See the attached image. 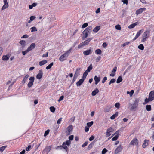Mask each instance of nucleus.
I'll return each mask as SVG.
<instances>
[{
	"instance_id": "nucleus-8",
	"label": "nucleus",
	"mask_w": 154,
	"mask_h": 154,
	"mask_svg": "<svg viewBox=\"0 0 154 154\" xmlns=\"http://www.w3.org/2000/svg\"><path fill=\"white\" fill-rule=\"evenodd\" d=\"M72 125H70L68 126L67 128V131H66V134L69 135L70 134L71 132L72 131Z\"/></svg>"
},
{
	"instance_id": "nucleus-17",
	"label": "nucleus",
	"mask_w": 154,
	"mask_h": 154,
	"mask_svg": "<svg viewBox=\"0 0 154 154\" xmlns=\"http://www.w3.org/2000/svg\"><path fill=\"white\" fill-rule=\"evenodd\" d=\"M122 148L121 146L118 147L115 150V153L116 154H118L122 150Z\"/></svg>"
},
{
	"instance_id": "nucleus-47",
	"label": "nucleus",
	"mask_w": 154,
	"mask_h": 154,
	"mask_svg": "<svg viewBox=\"0 0 154 154\" xmlns=\"http://www.w3.org/2000/svg\"><path fill=\"white\" fill-rule=\"evenodd\" d=\"M7 146H3L0 148V151L2 152H3L5 149L6 148V147Z\"/></svg>"
},
{
	"instance_id": "nucleus-20",
	"label": "nucleus",
	"mask_w": 154,
	"mask_h": 154,
	"mask_svg": "<svg viewBox=\"0 0 154 154\" xmlns=\"http://www.w3.org/2000/svg\"><path fill=\"white\" fill-rule=\"evenodd\" d=\"M29 75L28 74H27V75H26L23 77V79L22 81V82L23 84H24L27 81V79H28V78L29 77Z\"/></svg>"
},
{
	"instance_id": "nucleus-42",
	"label": "nucleus",
	"mask_w": 154,
	"mask_h": 154,
	"mask_svg": "<svg viewBox=\"0 0 154 154\" xmlns=\"http://www.w3.org/2000/svg\"><path fill=\"white\" fill-rule=\"evenodd\" d=\"M119 136V135H116L115 136H114L112 139V140L113 141H116V140H117Z\"/></svg>"
},
{
	"instance_id": "nucleus-52",
	"label": "nucleus",
	"mask_w": 154,
	"mask_h": 154,
	"mask_svg": "<svg viewBox=\"0 0 154 154\" xmlns=\"http://www.w3.org/2000/svg\"><path fill=\"white\" fill-rule=\"evenodd\" d=\"M49 132L50 130L49 129H48L47 130H46L45 132L44 136H46L49 133Z\"/></svg>"
},
{
	"instance_id": "nucleus-33",
	"label": "nucleus",
	"mask_w": 154,
	"mask_h": 154,
	"mask_svg": "<svg viewBox=\"0 0 154 154\" xmlns=\"http://www.w3.org/2000/svg\"><path fill=\"white\" fill-rule=\"evenodd\" d=\"M88 72H87L85 71V72L83 74V75L82 78V79H84V80H85V79L86 78V77L88 74Z\"/></svg>"
},
{
	"instance_id": "nucleus-29",
	"label": "nucleus",
	"mask_w": 154,
	"mask_h": 154,
	"mask_svg": "<svg viewBox=\"0 0 154 154\" xmlns=\"http://www.w3.org/2000/svg\"><path fill=\"white\" fill-rule=\"evenodd\" d=\"M112 108V107L111 106H107V107L104 109V112H109Z\"/></svg>"
},
{
	"instance_id": "nucleus-53",
	"label": "nucleus",
	"mask_w": 154,
	"mask_h": 154,
	"mask_svg": "<svg viewBox=\"0 0 154 154\" xmlns=\"http://www.w3.org/2000/svg\"><path fill=\"white\" fill-rule=\"evenodd\" d=\"M29 51H28V50L27 49L26 50H25V51H23L22 52V54H23V55H25V54L28 53V52H29Z\"/></svg>"
},
{
	"instance_id": "nucleus-64",
	"label": "nucleus",
	"mask_w": 154,
	"mask_h": 154,
	"mask_svg": "<svg viewBox=\"0 0 154 154\" xmlns=\"http://www.w3.org/2000/svg\"><path fill=\"white\" fill-rule=\"evenodd\" d=\"M88 143V142L87 141H86L82 145V147H84L85 146H86Z\"/></svg>"
},
{
	"instance_id": "nucleus-51",
	"label": "nucleus",
	"mask_w": 154,
	"mask_h": 154,
	"mask_svg": "<svg viewBox=\"0 0 154 154\" xmlns=\"http://www.w3.org/2000/svg\"><path fill=\"white\" fill-rule=\"evenodd\" d=\"M88 25V23H85L82 26V28H84L87 27Z\"/></svg>"
},
{
	"instance_id": "nucleus-48",
	"label": "nucleus",
	"mask_w": 154,
	"mask_h": 154,
	"mask_svg": "<svg viewBox=\"0 0 154 154\" xmlns=\"http://www.w3.org/2000/svg\"><path fill=\"white\" fill-rule=\"evenodd\" d=\"M30 29L31 30V32H35L37 31V29L36 27H33L30 28Z\"/></svg>"
},
{
	"instance_id": "nucleus-49",
	"label": "nucleus",
	"mask_w": 154,
	"mask_h": 154,
	"mask_svg": "<svg viewBox=\"0 0 154 154\" xmlns=\"http://www.w3.org/2000/svg\"><path fill=\"white\" fill-rule=\"evenodd\" d=\"M116 79H112L111 80L110 82L109 83V85H110L111 83H114L116 82Z\"/></svg>"
},
{
	"instance_id": "nucleus-60",
	"label": "nucleus",
	"mask_w": 154,
	"mask_h": 154,
	"mask_svg": "<svg viewBox=\"0 0 154 154\" xmlns=\"http://www.w3.org/2000/svg\"><path fill=\"white\" fill-rule=\"evenodd\" d=\"M107 79V78L106 77H104L102 80V82L103 83H104L106 80Z\"/></svg>"
},
{
	"instance_id": "nucleus-16",
	"label": "nucleus",
	"mask_w": 154,
	"mask_h": 154,
	"mask_svg": "<svg viewBox=\"0 0 154 154\" xmlns=\"http://www.w3.org/2000/svg\"><path fill=\"white\" fill-rule=\"evenodd\" d=\"M117 70V67H114L112 71V73L110 75V76L114 77L115 75V73Z\"/></svg>"
},
{
	"instance_id": "nucleus-41",
	"label": "nucleus",
	"mask_w": 154,
	"mask_h": 154,
	"mask_svg": "<svg viewBox=\"0 0 154 154\" xmlns=\"http://www.w3.org/2000/svg\"><path fill=\"white\" fill-rule=\"evenodd\" d=\"M93 124V121H91L89 122H88L87 123V125L88 127H90Z\"/></svg>"
},
{
	"instance_id": "nucleus-24",
	"label": "nucleus",
	"mask_w": 154,
	"mask_h": 154,
	"mask_svg": "<svg viewBox=\"0 0 154 154\" xmlns=\"http://www.w3.org/2000/svg\"><path fill=\"white\" fill-rule=\"evenodd\" d=\"M9 58V55H6L3 56L2 57V59L3 60H8Z\"/></svg>"
},
{
	"instance_id": "nucleus-27",
	"label": "nucleus",
	"mask_w": 154,
	"mask_h": 154,
	"mask_svg": "<svg viewBox=\"0 0 154 154\" xmlns=\"http://www.w3.org/2000/svg\"><path fill=\"white\" fill-rule=\"evenodd\" d=\"M118 112H116L115 114H113L110 117V119L112 120L114 119L116 117L118 116Z\"/></svg>"
},
{
	"instance_id": "nucleus-12",
	"label": "nucleus",
	"mask_w": 154,
	"mask_h": 154,
	"mask_svg": "<svg viewBox=\"0 0 154 154\" xmlns=\"http://www.w3.org/2000/svg\"><path fill=\"white\" fill-rule=\"evenodd\" d=\"M143 32V29L140 30L136 34V35L135 37L133 39V41H134Z\"/></svg>"
},
{
	"instance_id": "nucleus-5",
	"label": "nucleus",
	"mask_w": 154,
	"mask_h": 154,
	"mask_svg": "<svg viewBox=\"0 0 154 154\" xmlns=\"http://www.w3.org/2000/svg\"><path fill=\"white\" fill-rule=\"evenodd\" d=\"M113 129L112 128L110 127L108 128L107 129L106 132V137H108L110 136L111 134V132H113Z\"/></svg>"
},
{
	"instance_id": "nucleus-50",
	"label": "nucleus",
	"mask_w": 154,
	"mask_h": 154,
	"mask_svg": "<svg viewBox=\"0 0 154 154\" xmlns=\"http://www.w3.org/2000/svg\"><path fill=\"white\" fill-rule=\"evenodd\" d=\"M82 33L84 35H83L84 37L85 38H86L88 37V33L86 32H85L84 33Z\"/></svg>"
},
{
	"instance_id": "nucleus-14",
	"label": "nucleus",
	"mask_w": 154,
	"mask_h": 154,
	"mask_svg": "<svg viewBox=\"0 0 154 154\" xmlns=\"http://www.w3.org/2000/svg\"><path fill=\"white\" fill-rule=\"evenodd\" d=\"M92 29V27L91 26H89L85 29V30L83 31L82 33H84L85 32H86L88 33H90Z\"/></svg>"
},
{
	"instance_id": "nucleus-61",
	"label": "nucleus",
	"mask_w": 154,
	"mask_h": 154,
	"mask_svg": "<svg viewBox=\"0 0 154 154\" xmlns=\"http://www.w3.org/2000/svg\"><path fill=\"white\" fill-rule=\"evenodd\" d=\"M63 98H64L63 96L62 95V96H61L60 97L59 99L58 100V101L60 102V101H61V100H63Z\"/></svg>"
},
{
	"instance_id": "nucleus-45",
	"label": "nucleus",
	"mask_w": 154,
	"mask_h": 154,
	"mask_svg": "<svg viewBox=\"0 0 154 154\" xmlns=\"http://www.w3.org/2000/svg\"><path fill=\"white\" fill-rule=\"evenodd\" d=\"M33 82H32L29 81L28 84L27 86L29 88H30L32 87L33 85Z\"/></svg>"
},
{
	"instance_id": "nucleus-62",
	"label": "nucleus",
	"mask_w": 154,
	"mask_h": 154,
	"mask_svg": "<svg viewBox=\"0 0 154 154\" xmlns=\"http://www.w3.org/2000/svg\"><path fill=\"white\" fill-rule=\"evenodd\" d=\"M94 138H95L94 136L93 135H92L89 138V140L90 141H91L94 139Z\"/></svg>"
},
{
	"instance_id": "nucleus-19",
	"label": "nucleus",
	"mask_w": 154,
	"mask_h": 154,
	"mask_svg": "<svg viewBox=\"0 0 154 154\" xmlns=\"http://www.w3.org/2000/svg\"><path fill=\"white\" fill-rule=\"evenodd\" d=\"M149 141L148 140H145L144 142L142 145L143 148H145L148 145Z\"/></svg>"
},
{
	"instance_id": "nucleus-10",
	"label": "nucleus",
	"mask_w": 154,
	"mask_h": 154,
	"mask_svg": "<svg viewBox=\"0 0 154 154\" xmlns=\"http://www.w3.org/2000/svg\"><path fill=\"white\" fill-rule=\"evenodd\" d=\"M51 149V147L50 146L46 147L45 149L43 150L42 153H46L48 154Z\"/></svg>"
},
{
	"instance_id": "nucleus-58",
	"label": "nucleus",
	"mask_w": 154,
	"mask_h": 154,
	"mask_svg": "<svg viewBox=\"0 0 154 154\" xmlns=\"http://www.w3.org/2000/svg\"><path fill=\"white\" fill-rule=\"evenodd\" d=\"M149 101H150L149 99L146 98L145 99V102L146 104H147Z\"/></svg>"
},
{
	"instance_id": "nucleus-44",
	"label": "nucleus",
	"mask_w": 154,
	"mask_h": 154,
	"mask_svg": "<svg viewBox=\"0 0 154 154\" xmlns=\"http://www.w3.org/2000/svg\"><path fill=\"white\" fill-rule=\"evenodd\" d=\"M115 28L116 29L118 30H121V28L120 25L119 24L116 26Z\"/></svg>"
},
{
	"instance_id": "nucleus-23",
	"label": "nucleus",
	"mask_w": 154,
	"mask_h": 154,
	"mask_svg": "<svg viewBox=\"0 0 154 154\" xmlns=\"http://www.w3.org/2000/svg\"><path fill=\"white\" fill-rule=\"evenodd\" d=\"M91 53V49L88 50L83 52V54L85 55H88Z\"/></svg>"
},
{
	"instance_id": "nucleus-40",
	"label": "nucleus",
	"mask_w": 154,
	"mask_h": 154,
	"mask_svg": "<svg viewBox=\"0 0 154 154\" xmlns=\"http://www.w3.org/2000/svg\"><path fill=\"white\" fill-rule=\"evenodd\" d=\"M134 92V91L133 90H131L130 92L129 91H127V93L128 94H129L130 97L132 96Z\"/></svg>"
},
{
	"instance_id": "nucleus-25",
	"label": "nucleus",
	"mask_w": 154,
	"mask_h": 154,
	"mask_svg": "<svg viewBox=\"0 0 154 154\" xmlns=\"http://www.w3.org/2000/svg\"><path fill=\"white\" fill-rule=\"evenodd\" d=\"M71 143V142L69 140H67L65 142H63V146H69Z\"/></svg>"
},
{
	"instance_id": "nucleus-59",
	"label": "nucleus",
	"mask_w": 154,
	"mask_h": 154,
	"mask_svg": "<svg viewBox=\"0 0 154 154\" xmlns=\"http://www.w3.org/2000/svg\"><path fill=\"white\" fill-rule=\"evenodd\" d=\"M120 131L119 130H118L116 131L112 135V136H114L115 134L116 135H119V133Z\"/></svg>"
},
{
	"instance_id": "nucleus-37",
	"label": "nucleus",
	"mask_w": 154,
	"mask_h": 154,
	"mask_svg": "<svg viewBox=\"0 0 154 154\" xmlns=\"http://www.w3.org/2000/svg\"><path fill=\"white\" fill-rule=\"evenodd\" d=\"M139 49H140L141 50H143L144 49V46L142 44H140L138 47Z\"/></svg>"
},
{
	"instance_id": "nucleus-63",
	"label": "nucleus",
	"mask_w": 154,
	"mask_h": 154,
	"mask_svg": "<svg viewBox=\"0 0 154 154\" xmlns=\"http://www.w3.org/2000/svg\"><path fill=\"white\" fill-rule=\"evenodd\" d=\"M130 43V42H126L125 43L123 44L122 45L123 46H125L129 44Z\"/></svg>"
},
{
	"instance_id": "nucleus-54",
	"label": "nucleus",
	"mask_w": 154,
	"mask_h": 154,
	"mask_svg": "<svg viewBox=\"0 0 154 154\" xmlns=\"http://www.w3.org/2000/svg\"><path fill=\"white\" fill-rule=\"evenodd\" d=\"M107 151V150L106 148H104L103 149L102 151V154H105Z\"/></svg>"
},
{
	"instance_id": "nucleus-4",
	"label": "nucleus",
	"mask_w": 154,
	"mask_h": 154,
	"mask_svg": "<svg viewBox=\"0 0 154 154\" xmlns=\"http://www.w3.org/2000/svg\"><path fill=\"white\" fill-rule=\"evenodd\" d=\"M92 39V38H89L86 40V41L80 43L78 46V48L79 49L83 47L84 46L88 45L90 41Z\"/></svg>"
},
{
	"instance_id": "nucleus-9",
	"label": "nucleus",
	"mask_w": 154,
	"mask_h": 154,
	"mask_svg": "<svg viewBox=\"0 0 154 154\" xmlns=\"http://www.w3.org/2000/svg\"><path fill=\"white\" fill-rule=\"evenodd\" d=\"M146 9V8H143L137 10L136 12V14L137 15H138V14L142 13L143 12V11H145Z\"/></svg>"
},
{
	"instance_id": "nucleus-3",
	"label": "nucleus",
	"mask_w": 154,
	"mask_h": 154,
	"mask_svg": "<svg viewBox=\"0 0 154 154\" xmlns=\"http://www.w3.org/2000/svg\"><path fill=\"white\" fill-rule=\"evenodd\" d=\"M150 33V31L149 30H146L145 31L143 35V38L141 40V42H143L146 41V39L148 38L149 35Z\"/></svg>"
},
{
	"instance_id": "nucleus-56",
	"label": "nucleus",
	"mask_w": 154,
	"mask_h": 154,
	"mask_svg": "<svg viewBox=\"0 0 154 154\" xmlns=\"http://www.w3.org/2000/svg\"><path fill=\"white\" fill-rule=\"evenodd\" d=\"M34 77H30L29 78L30 81L34 82Z\"/></svg>"
},
{
	"instance_id": "nucleus-35",
	"label": "nucleus",
	"mask_w": 154,
	"mask_h": 154,
	"mask_svg": "<svg viewBox=\"0 0 154 154\" xmlns=\"http://www.w3.org/2000/svg\"><path fill=\"white\" fill-rule=\"evenodd\" d=\"M53 62L51 63L49 65H48L46 67V69L47 70L51 68L52 66L53 65Z\"/></svg>"
},
{
	"instance_id": "nucleus-34",
	"label": "nucleus",
	"mask_w": 154,
	"mask_h": 154,
	"mask_svg": "<svg viewBox=\"0 0 154 154\" xmlns=\"http://www.w3.org/2000/svg\"><path fill=\"white\" fill-rule=\"evenodd\" d=\"M37 5V4L36 3H33L32 5H29V8L30 9H32V8L33 7L36 6Z\"/></svg>"
},
{
	"instance_id": "nucleus-43",
	"label": "nucleus",
	"mask_w": 154,
	"mask_h": 154,
	"mask_svg": "<svg viewBox=\"0 0 154 154\" xmlns=\"http://www.w3.org/2000/svg\"><path fill=\"white\" fill-rule=\"evenodd\" d=\"M58 147H62L63 149H64L66 150V152L67 151L68 149V147L67 146H63V145H62V146H58Z\"/></svg>"
},
{
	"instance_id": "nucleus-13",
	"label": "nucleus",
	"mask_w": 154,
	"mask_h": 154,
	"mask_svg": "<svg viewBox=\"0 0 154 154\" xmlns=\"http://www.w3.org/2000/svg\"><path fill=\"white\" fill-rule=\"evenodd\" d=\"M42 71L41 70H40L39 71V73L36 76V78L38 79H40L42 77Z\"/></svg>"
},
{
	"instance_id": "nucleus-30",
	"label": "nucleus",
	"mask_w": 154,
	"mask_h": 154,
	"mask_svg": "<svg viewBox=\"0 0 154 154\" xmlns=\"http://www.w3.org/2000/svg\"><path fill=\"white\" fill-rule=\"evenodd\" d=\"M122 79L121 76H119L117 80L116 83L118 84L120 83L122 81Z\"/></svg>"
},
{
	"instance_id": "nucleus-7",
	"label": "nucleus",
	"mask_w": 154,
	"mask_h": 154,
	"mask_svg": "<svg viewBox=\"0 0 154 154\" xmlns=\"http://www.w3.org/2000/svg\"><path fill=\"white\" fill-rule=\"evenodd\" d=\"M138 140L137 138L133 139L130 142V144L133 145H136L137 146L138 145Z\"/></svg>"
},
{
	"instance_id": "nucleus-2",
	"label": "nucleus",
	"mask_w": 154,
	"mask_h": 154,
	"mask_svg": "<svg viewBox=\"0 0 154 154\" xmlns=\"http://www.w3.org/2000/svg\"><path fill=\"white\" fill-rule=\"evenodd\" d=\"M139 100L137 98L135 99L134 101V103L133 104H130V110H133L135 109L138 106V103L139 102Z\"/></svg>"
},
{
	"instance_id": "nucleus-11",
	"label": "nucleus",
	"mask_w": 154,
	"mask_h": 154,
	"mask_svg": "<svg viewBox=\"0 0 154 154\" xmlns=\"http://www.w3.org/2000/svg\"><path fill=\"white\" fill-rule=\"evenodd\" d=\"M35 46L36 45L35 43H32L30 45V46L27 49L29 51L34 49Z\"/></svg>"
},
{
	"instance_id": "nucleus-28",
	"label": "nucleus",
	"mask_w": 154,
	"mask_h": 154,
	"mask_svg": "<svg viewBox=\"0 0 154 154\" xmlns=\"http://www.w3.org/2000/svg\"><path fill=\"white\" fill-rule=\"evenodd\" d=\"M47 63V61L46 60H42L40 61L39 63V65L40 66H42L46 63Z\"/></svg>"
},
{
	"instance_id": "nucleus-1",
	"label": "nucleus",
	"mask_w": 154,
	"mask_h": 154,
	"mask_svg": "<svg viewBox=\"0 0 154 154\" xmlns=\"http://www.w3.org/2000/svg\"><path fill=\"white\" fill-rule=\"evenodd\" d=\"M72 49V48H71L66 52L65 53L61 55L59 58V60L61 62L63 61L64 60H66V58L69 55L70 52Z\"/></svg>"
},
{
	"instance_id": "nucleus-36",
	"label": "nucleus",
	"mask_w": 154,
	"mask_h": 154,
	"mask_svg": "<svg viewBox=\"0 0 154 154\" xmlns=\"http://www.w3.org/2000/svg\"><path fill=\"white\" fill-rule=\"evenodd\" d=\"M146 109L148 111H150L151 109V106L147 105L146 107Z\"/></svg>"
},
{
	"instance_id": "nucleus-18",
	"label": "nucleus",
	"mask_w": 154,
	"mask_h": 154,
	"mask_svg": "<svg viewBox=\"0 0 154 154\" xmlns=\"http://www.w3.org/2000/svg\"><path fill=\"white\" fill-rule=\"evenodd\" d=\"M94 80L95 81V85H97L100 80V77H97V76H95L94 77Z\"/></svg>"
},
{
	"instance_id": "nucleus-21",
	"label": "nucleus",
	"mask_w": 154,
	"mask_h": 154,
	"mask_svg": "<svg viewBox=\"0 0 154 154\" xmlns=\"http://www.w3.org/2000/svg\"><path fill=\"white\" fill-rule=\"evenodd\" d=\"M99 92V90L97 88H96L95 90L93 91L91 93V95L93 96H94L97 94Z\"/></svg>"
},
{
	"instance_id": "nucleus-57",
	"label": "nucleus",
	"mask_w": 154,
	"mask_h": 154,
	"mask_svg": "<svg viewBox=\"0 0 154 154\" xmlns=\"http://www.w3.org/2000/svg\"><path fill=\"white\" fill-rule=\"evenodd\" d=\"M120 104L119 103H116L115 105V107L117 108H119L120 106Z\"/></svg>"
},
{
	"instance_id": "nucleus-31",
	"label": "nucleus",
	"mask_w": 154,
	"mask_h": 154,
	"mask_svg": "<svg viewBox=\"0 0 154 154\" xmlns=\"http://www.w3.org/2000/svg\"><path fill=\"white\" fill-rule=\"evenodd\" d=\"M92 69V66L91 64L89 67L87 68V69L85 71L88 72L90 71Z\"/></svg>"
},
{
	"instance_id": "nucleus-39",
	"label": "nucleus",
	"mask_w": 154,
	"mask_h": 154,
	"mask_svg": "<svg viewBox=\"0 0 154 154\" xmlns=\"http://www.w3.org/2000/svg\"><path fill=\"white\" fill-rule=\"evenodd\" d=\"M95 53L97 54H101L102 53V51L100 49H98L95 50Z\"/></svg>"
},
{
	"instance_id": "nucleus-6",
	"label": "nucleus",
	"mask_w": 154,
	"mask_h": 154,
	"mask_svg": "<svg viewBox=\"0 0 154 154\" xmlns=\"http://www.w3.org/2000/svg\"><path fill=\"white\" fill-rule=\"evenodd\" d=\"M150 101H152L154 99V90L151 91L149 94V97Z\"/></svg>"
},
{
	"instance_id": "nucleus-26",
	"label": "nucleus",
	"mask_w": 154,
	"mask_h": 154,
	"mask_svg": "<svg viewBox=\"0 0 154 154\" xmlns=\"http://www.w3.org/2000/svg\"><path fill=\"white\" fill-rule=\"evenodd\" d=\"M137 24V22H136L130 25L128 27L129 29H132L134 28Z\"/></svg>"
},
{
	"instance_id": "nucleus-32",
	"label": "nucleus",
	"mask_w": 154,
	"mask_h": 154,
	"mask_svg": "<svg viewBox=\"0 0 154 154\" xmlns=\"http://www.w3.org/2000/svg\"><path fill=\"white\" fill-rule=\"evenodd\" d=\"M94 142H91L88 146V150L90 149L94 145Z\"/></svg>"
},
{
	"instance_id": "nucleus-55",
	"label": "nucleus",
	"mask_w": 154,
	"mask_h": 154,
	"mask_svg": "<svg viewBox=\"0 0 154 154\" xmlns=\"http://www.w3.org/2000/svg\"><path fill=\"white\" fill-rule=\"evenodd\" d=\"M4 5L6 6V7H8V4L7 2V0H4Z\"/></svg>"
},
{
	"instance_id": "nucleus-15",
	"label": "nucleus",
	"mask_w": 154,
	"mask_h": 154,
	"mask_svg": "<svg viewBox=\"0 0 154 154\" xmlns=\"http://www.w3.org/2000/svg\"><path fill=\"white\" fill-rule=\"evenodd\" d=\"M84 80L82 79H80L76 83V85L77 86H80L83 83Z\"/></svg>"
},
{
	"instance_id": "nucleus-38",
	"label": "nucleus",
	"mask_w": 154,
	"mask_h": 154,
	"mask_svg": "<svg viewBox=\"0 0 154 154\" xmlns=\"http://www.w3.org/2000/svg\"><path fill=\"white\" fill-rule=\"evenodd\" d=\"M25 41L24 40H21L20 41L19 43L23 47H24L25 46Z\"/></svg>"
},
{
	"instance_id": "nucleus-22",
	"label": "nucleus",
	"mask_w": 154,
	"mask_h": 154,
	"mask_svg": "<svg viewBox=\"0 0 154 154\" xmlns=\"http://www.w3.org/2000/svg\"><path fill=\"white\" fill-rule=\"evenodd\" d=\"M100 29V26H97L93 30V31L95 32H97Z\"/></svg>"
},
{
	"instance_id": "nucleus-46",
	"label": "nucleus",
	"mask_w": 154,
	"mask_h": 154,
	"mask_svg": "<svg viewBox=\"0 0 154 154\" xmlns=\"http://www.w3.org/2000/svg\"><path fill=\"white\" fill-rule=\"evenodd\" d=\"M50 111L52 112H54L55 110V108L54 106H51L50 108Z\"/></svg>"
}]
</instances>
